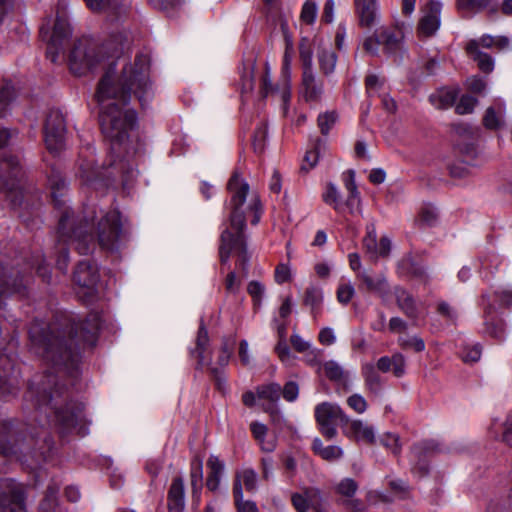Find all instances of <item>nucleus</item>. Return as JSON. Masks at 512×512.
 Masks as SVG:
<instances>
[{
	"mask_svg": "<svg viewBox=\"0 0 512 512\" xmlns=\"http://www.w3.org/2000/svg\"><path fill=\"white\" fill-rule=\"evenodd\" d=\"M99 313H90L84 320L76 321L72 315L64 314L54 322L46 324L35 320L29 328L30 350L51 364L54 372L45 373L39 381L29 385L25 393V409L32 420L42 428L53 424L60 433L77 431L84 434V406L69 399L67 390L59 386L60 377L75 380L79 375V350L94 346L101 327ZM44 446L39 445L37 435L27 436L24 429H15L11 421L0 422V453L15 456L32 469L47 458L52 442L42 429Z\"/></svg>",
	"mask_w": 512,
	"mask_h": 512,
	"instance_id": "f257e3e1",
	"label": "nucleus"
},
{
	"mask_svg": "<svg viewBox=\"0 0 512 512\" xmlns=\"http://www.w3.org/2000/svg\"><path fill=\"white\" fill-rule=\"evenodd\" d=\"M149 66V57L139 54L135 57L134 63L123 67L115 83L116 64L112 63L100 80L96 92L98 102L102 105L99 116L101 131L115 157L110 165H118L120 170H126L127 176L123 181L125 186L137 174L132 165L125 162V158L132 153L129 139L137 123V114L129 106V102L132 93L142 106L151 99L153 93L149 81Z\"/></svg>",
	"mask_w": 512,
	"mask_h": 512,
	"instance_id": "f03ea898",
	"label": "nucleus"
},
{
	"mask_svg": "<svg viewBox=\"0 0 512 512\" xmlns=\"http://www.w3.org/2000/svg\"><path fill=\"white\" fill-rule=\"evenodd\" d=\"M58 237L56 265L59 270L66 272L69 262L68 242L83 255L95 249V239L103 250L116 251L120 248L124 238L120 212L110 210L98 216L94 208L87 207L84 215L76 220L73 213L66 209L59 219Z\"/></svg>",
	"mask_w": 512,
	"mask_h": 512,
	"instance_id": "7ed1b4c3",
	"label": "nucleus"
},
{
	"mask_svg": "<svg viewBox=\"0 0 512 512\" xmlns=\"http://www.w3.org/2000/svg\"><path fill=\"white\" fill-rule=\"evenodd\" d=\"M227 189L231 193L229 201V226L223 230L220 236L219 257L222 264L229 261L231 253L238 257L237 265L244 275L248 273L249 255L245 241L244 229L246 226V214L250 213L252 225L258 224L261 216V203L257 194H249V184L244 181L238 172H234L227 183Z\"/></svg>",
	"mask_w": 512,
	"mask_h": 512,
	"instance_id": "20e7f679",
	"label": "nucleus"
},
{
	"mask_svg": "<svg viewBox=\"0 0 512 512\" xmlns=\"http://www.w3.org/2000/svg\"><path fill=\"white\" fill-rule=\"evenodd\" d=\"M123 36H112L102 47L89 37L77 40L69 56L70 70L75 75H82L86 70L94 68L104 58L103 50L113 46L110 56L117 55L123 49Z\"/></svg>",
	"mask_w": 512,
	"mask_h": 512,
	"instance_id": "39448f33",
	"label": "nucleus"
},
{
	"mask_svg": "<svg viewBox=\"0 0 512 512\" xmlns=\"http://www.w3.org/2000/svg\"><path fill=\"white\" fill-rule=\"evenodd\" d=\"M10 138L6 129H0V149L5 147ZM23 170L18 156L3 153L0 157V192L4 193L13 206L21 204Z\"/></svg>",
	"mask_w": 512,
	"mask_h": 512,
	"instance_id": "423d86ee",
	"label": "nucleus"
},
{
	"mask_svg": "<svg viewBox=\"0 0 512 512\" xmlns=\"http://www.w3.org/2000/svg\"><path fill=\"white\" fill-rule=\"evenodd\" d=\"M315 418L320 426V431L327 439H332L336 436V423L344 427L345 423L349 422V417L343 412L341 407L337 404L323 402L315 408Z\"/></svg>",
	"mask_w": 512,
	"mask_h": 512,
	"instance_id": "0eeeda50",
	"label": "nucleus"
},
{
	"mask_svg": "<svg viewBox=\"0 0 512 512\" xmlns=\"http://www.w3.org/2000/svg\"><path fill=\"white\" fill-rule=\"evenodd\" d=\"M44 142L51 153H58L64 147L66 124L63 114L58 110H51L44 124Z\"/></svg>",
	"mask_w": 512,
	"mask_h": 512,
	"instance_id": "6e6552de",
	"label": "nucleus"
},
{
	"mask_svg": "<svg viewBox=\"0 0 512 512\" xmlns=\"http://www.w3.org/2000/svg\"><path fill=\"white\" fill-rule=\"evenodd\" d=\"M291 503L297 512H329L327 496L317 487H303L291 495Z\"/></svg>",
	"mask_w": 512,
	"mask_h": 512,
	"instance_id": "1a4fd4ad",
	"label": "nucleus"
},
{
	"mask_svg": "<svg viewBox=\"0 0 512 512\" xmlns=\"http://www.w3.org/2000/svg\"><path fill=\"white\" fill-rule=\"evenodd\" d=\"M99 279L97 266L89 260L80 261L73 274L75 284L85 289L84 295L89 298L96 294Z\"/></svg>",
	"mask_w": 512,
	"mask_h": 512,
	"instance_id": "9d476101",
	"label": "nucleus"
},
{
	"mask_svg": "<svg viewBox=\"0 0 512 512\" xmlns=\"http://www.w3.org/2000/svg\"><path fill=\"white\" fill-rule=\"evenodd\" d=\"M28 278L20 271L14 268L8 269L0 264V295L3 297L10 295H26V283Z\"/></svg>",
	"mask_w": 512,
	"mask_h": 512,
	"instance_id": "9b49d317",
	"label": "nucleus"
},
{
	"mask_svg": "<svg viewBox=\"0 0 512 512\" xmlns=\"http://www.w3.org/2000/svg\"><path fill=\"white\" fill-rule=\"evenodd\" d=\"M25 499L24 486L10 481L0 493V512H26Z\"/></svg>",
	"mask_w": 512,
	"mask_h": 512,
	"instance_id": "f8f14e48",
	"label": "nucleus"
},
{
	"mask_svg": "<svg viewBox=\"0 0 512 512\" xmlns=\"http://www.w3.org/2000/svg\"><path fill=\"white\" fill-rule=\"evenodd\" d=\"M19 390V375L15 370L12 358L6 354L0 355V397L17 394Z\"/></svg>",
	"mask_w": 512,
	"mask_h": 512,
	"instance_id": "ddd939ff",
	"label": "nucleus"
},
{
	"mask_svg": "<svg viewBox=\"0 0 512 512\" xmlns=\"http://www.w3.org/2000/svg\"><path fill=\"white\" fill-rule=\"evenodd\" d=\"M70 35L71 28L68 20L63 15H57L46 52L47 57L52 62H56L60 51L63 49L64 42Z\"/></svg>",
	"mask_w": 512,
	"mask_h": 512,
	"instance_id": "4468645a",
	"label": "nucleus"
},
{
	"mask_svg": "<svg viewBox=\"0 0 512 512\" xmlns=\"http://www.w3.org/2000/svg\"><path fill=\"white\" fill-rule=\"evenodd\" d=\"M438 443L434 440H425L416 443L412 447V457L417 462L412 468V472L418 477H424L428 474V464L425 457L437 452L439 450Z\"/></svg>",
	"mask_w": 512,
	"mask_h": 512,
	"instance_id": "2eb2a0df",
	"label": "nucleus"
},
{
	"mask_svg": "<svg viewBox=\"0 0 512 512\" xmlns=\"http://www.w3.org/2000/svg\"><path fill=\"white\" fill-rule=\"evenodd\" d=\"M343 433L358 442H365L367 444H374L376 442L375 430L373 426L360 420L349 418V422L345 423Z\"/></svg>",
	"mask_w": 512,
	"mask_h": 512,
	"instance_id": "dca6fc26",
	"label": "nucleus"
},
{
	"mask_svg": "<svg viewBox=\"0 0 512 512\" xmlns=\"http://www.w3.org/2000/svg\"><path fill=\"white\" fill-rule=\"evenodd\" d=\"M428 7L429 12L421 18L418 24V32L426 37L432 36L440 26L442 4L440 1L430 0Z\"/></svg>",
	"mask_w": 512,
	"mask_h": 512,
	"instance_id": "f3484780",
	"label": "nucleus"
},
{
	"mask_svg": "<svg viewBox=\"0 0 512 512\" xmlns=\"http://www.w3.org/2000/svg\"><path fill=\"white\" fill-rule=\"evenodd\" d=\"M357 279L361 281L368 292L375 293L381 297L389 294V284L383 274L372 275L367 271H361L357 273Z\"/></svg>",
	"mask_w": 512,
	"mask_h": 512,
	"instance_id": "a211bd4d",
	"label": "nucleus"
},
{
	"mask_svg": "<svg viewBox=\"0 0 512 512\" xmlns=\"http://www.w3.org/2000/svg\"><path fill=\"white\" fill-rule=\"evenodd\" d=\"M167 505L169 512H182L185 507L184 480L180 476L172 480L168 491Z\"/></svg>",
	"mask_w": 512,
	"mask_h": 512,
	"instance_id": "6ab92c4d",
	"label": "nucleus"
},
{
	"mask_svg": "<svg viewBox=\"0 0 512 512\" xmlns=\"http://www.w3.org/2000/svg\"><path fill=\"white\" fill-rule=\"evenodd\" d=\"M381 46L389 55H396L403 47V33L396 28H383L379 31Z\"/></svg>",
	"mask_w": 512,
	"mask_h": 512,
	"instance_id": "aec40b11",
	"label": "nucleus"
},
{
	"mask_svg": "<svg viewBox=\"0 0 512 512\" xmlns=\"http://www.w3.org/2000/svg\"><path fill=\"white\" fill-rule=\"evenodd\" d=\"M405 367V357L400 353H395L391 357L379 358L375 368L383 373L392 371L395 377L400 378L405 374Z\"/></svg>",
	"mask_w": 512,
	"mask_h": 512,
	"instance_id": "412c9836",
	"label": "nucleus"
},
{
	"mask_svg": "<svg viewBox=\"0 0 512 512\" xmlns=\"http://www.w3.org/2000/svg\"><path fill=\"white\" fill-rule=\"evenodd\" d=\"M395 298L398 308L410 319L416 320L419 315V311L413 296L401 287H396Z\"/></svg>",
	"mask_w": 512,
	"mask_h": 512,
	"instance_id": "4be33fe9",
	"label": "nucleus"
},
{
	"mask_svg": "<svg viewBox=\"0 0 512 512\" xmlns=\"http://www.w3.org/2000/svg\"><path fill=\"white\" fill-rule=\"evenodd\" d=\"M302 92L306 101H318L323 92V85L317 82L312 70L302 73Z\"/></svg>",
	"mask_w": 512,
	"mask_h": 512,
	"instance_id": "5701e85b",
	"label": "nucleus"
},
{
	"mask_svg": "<svg viewBox=\"0 0 512 512\" xmlns=\"http://www.w3.org/2000/svg\"><path fill=\"white\" fill-rule=\"evenodd\" d=\"M456 7L465 16H471L484 9L496 11L498 4L494 0H456Z\"/></svg>",
	"mask_w": 512,
	"mask_h": 512,
	"instance_id": "b1692460",
	"label": "nucleus"
},
{
	"mask_svg": "<svg viewBox=\"0 0 512 512\" xmlns=\"http://www.w3.org/2000/svg\"><path fill=\"white\" fill-rule=\"evenodd\" d=\"M354 4L360 26L370 28L374 25L377 16V5L368 3L367 0H354Z\"/></svg>",
	"mask_w": 512,
	"mask_h": 512,
	"instance_id": "393cba45",
	"label": "nucleus"
},
{
	"mask_svg": "<svg viewBox=\"0 0 512 512\" xmlns=\"http://www.w3.org/2000/svg\"><path fill=\"white\" fill-rule=\"evenodd\" d=\"M468 55L477 63L478 68L484 73H490L494 69V60L487 54L477 49L475 41H469L466 46Z\"/></svg>",
	"mask_w": 512,
	"mask_h": 512,
	"instance_id": "a878e982",
	"label": "nucleus"
},
{
	"mask_svg": "<svg viewBox=\"0 0 512 512\" xmlns=\"http://www.w3.org/2000/svg\"><path fill=\"white\" fill-rule=\"evenodd\" d=\"M207 467L209 473L206 480V487L210 491H216L220 485V477L224 471V463L214 455H211L207 460Z\"/></svg>",
	"mask_w": 512,
	"mask_h": 512,
	"instance_id": "bb28decb",
	"label": "nucleus"
},
{
	"mask_svg": "<svg viewBox=\"0 0 512 512\" xmlns=\"http://www.w3.org/2000/svg\"><path fill=\"white\" fill-rule=\"evenodd\" d=\"M493 310L492 304L488 303L484 312L485 332L491 337L501 340L504 337V325L501 320L493 315Z\"/></svg>",
	"mask_w": 512,
	"mask_h": 512,
	"instance_id": "cd10ccee",
	"label": "nucleus"
},
{
	"mask_svg": "<svg viewBox=\"0 0 512 512\" xmlns=\"http://www.w3.org/2000/svg\"><path fill=\"white\" fill-rule=\"evenodd\" d=\"M48 184L50 188L51 198L56 207H61L63 201L61 197L64 196L66 190V182L61 173L53 170L48 177Z\"/></svg>",
	"mask_w": 512,
	"mask_h": 512,
	"instance_id": "c85d7f7f",
	"label": "nucleus"
},
{
	"mask_svg": "<svg viewBox=\"0 0 512 512\" xmlns=\"http://www.w3.org/2000/svg\"><path fill=\"white\" fill-rule=\"evenodd\" d=\"M458 97L455 89H441L430 95L429 101L437 109H448L452 107Z\"/></svg>",
	"mask_w": 512,
	"mask_h": 512,
	"instance_id": "c756f323",
	"label": "nucleus"
},
{
	"mask_svg": "<svg viewBox=\"0 0 512 512\" xmlns=\"http://www.w3.org/2000/svg\"><path fill=\"white\" fill-rule=\"evenodd\" d=\"M209 344L208 331L203 324L198 329L196 347L190 351L192 357L198 361L197 365L202 368L205 365L204 352Z\"/></svg>",
	"mask_w": 512,
	"mask_h": 512,
	"instance_id": "7c9ffc66",
	"label": "nucleus"
},
{
	"mask_svg": "<svg viewBox=\"0 0 512 512\" xmlns=\"http://www.w3.org/2000/svg\"><path fill=\"white\" fill-rule=\"evenodd\" d=\"M362 375L365 380L367 389L373 393H377L381 388V377L373 364H365L362 367Z\"/></svg>",
	"mask_w": 512,
	"mask_h": 512,
	"instance_id": "2f4dec72",
	"label": "nucleus"
},
{
	"mask_svg": "<svg viewBox=\"0 0 512 512\" xmlns=\"http://www.w3.org/2000/svg\"><path fill=\"white\" fill-rule=\"evenodd\" d=\"M240 484V487L248 492H255L257 490V474L253 469L247 468L236 473L234 485Z\"/></svg>",
	"mask_w": 512,
	"mask_h": 512,
	"instance_id": "473e14b6",
	"label": "nucleus"
},
{
	"mask_svg": "<svg viewBox=\"0 0 512 512\" xmlns=\"http://www.w3.org/2000/svg\"><path fill=\"white\" fill-rule=\"evenodd\" d=\"M86 6L95 13H116L120 0H84Z\"/></svg>",
	"mask_w": 512,
	"mask_h": 512,
	"instance_id": "72a5a7b5",
	"label": "nucleus"
},
{
	"mask_svg": "<svg viewBox=\"0 0 512 512\" xmlns=\"http://www.w3.org/2000/svg\"><path fill=\"white\" fill-rule=\"evenodd\" d=\"M79 177L86 183L90 184L97 176L95 168V159L92 155H89L86 159L82 160L78 164Z\"/></svg>",
	"mask_w": 512,
	"mask_h": 512,
	"instance_id": "f704fd0d",
	"label": "nucleus"
},
{
	"mask_svg": "<svg viewBox=\"0 0 512 512\" xmlns=\"http://www.w3.org/2000/svg\"><path fill=\"white\" fill-rule=\"evenodd\" d=\"M336 60H337L336 54L332 50H329L326 48H322L319 50L318 62H319L321 71L325 75H329L334 71L335 66H336Z\"/></svg>",
	"mask_w": 512,
	"mask_h": 512,
	"instance_id": "c9c22d12",
	"label": "nucleus"
},
{
	"mask_svg": "<svg viewBox=\"0 0 512 512\" xmlns=\"http://www.w3.org/2000/svg\"><path fill=\"white\" fill-rule=\"evenodd\" d=\"M323 301V293L321 288L310 285L304 292L303 303L311 308L312 313L321 305Z\"/></svg>",
	"mask_w": 512,
	"mask_h": 512,
	"instance_id": "e433bc0d",
	"label": "nucleus"
},
{
	"mask_svg": "<svg viewBox=\"0 0 512 512\" xmlns=\"http://www.w3.org/2000/svg\"><path fill=\"white\" fill-rule=\"evenodd\" d=\"M233 496L238 512H258L255 502L243 500V491L239 483L233 485Z\"/></svg>",
	"mask_w": 512,
	"mask_h": 512,
	"instance_id": "4c0bfd02",
	"label": "nucleus"
},
{
	"mask_svg": "<svg viewBox=\"0 0 512 512\" xmlns=\"http://www.w3.org/2000/svg\"><path fill=\"white\" fill-rule=\"evenodd\" d=\"M256 391L258 398L271 402H277L281 396V386L277 383L258 386Z\"/></svg>",
	"mask_w": 512,
	"mask_h": 512,
	"instance_id": "58836bf2",
	"label": "nucleus"
},
{
	"mask_svg": "<svg viewBox=\"0 0 512 512\" xmlns=\"http://www.w3.org/2000/svg\"><path fill=\"white\" fill-rule=\"evenodd\" d=\"M59 492V486L55 483L49 484L45 492L44 499L40 505V508L44 512H54L57 504V495Z\"/></svg>",
	"mask_w": 512,
	"mask_h": 512,
	"instance_id": "ea45409f",
	"label": "nucleus"
},
{
	"mask_svg": "<svg viewBox=\"0 0 512 512\" xmlns=\"http://www.w3.org/2000/svg\"><path fill=\"white\" fill-rule=\"evenodd\" d=\"M475 165L470 164L464 160L457 161L450 165V175L454 178H466L473 174Z\"/></svg>",
	"mask_w": 512,
	"mask_h": 512,
	"instance_id": "a19ab883",
	"label": "nucleus"
},
{
	"mask_svg": "<svg viewBox=\"0 0 512 512\" xmlns=\"http://www.w3.org/2000/svg\"><path fill=\"white\" fill-rule=\"evenodd\" d=\"M437 220L438 212L433 205L427 204L421 208L418 217V221L421 225L431 227L437 223Z\"/></svg>",
	"mask_w": 512,
	"mask_h": 512,
	"instance_id": "79ce46f5",
	"label": "nucleus"
},
{
	"mask_svg": "<svg viewBox=\"0 0 512 512\" xmlns=\"http://www.w3.org/2000/svg\"><path fill=\"white\" fill-rule=\"evenodd\" d=\"M483 125L489 130H497L504 125V120L493 107H488L483 117Z\"/></svg>",
	"mask_w": 512,
	"mask_h": 512,
	"instance_id": "37998d69",
	"label": "nucleus"
},
{
	"mask_svg": "<svg viewBox=\"0 0 512 512\" xmlns=\"http://www.w3.org/2000/svg\"><path fill=\"white\" fill-rule=\"evenodd\" d=\"M338 119L336 111H327L317 119L318 127L323 135H327Z\"/></svg>",
	"mask_w": 512,
	"mask_h": 512,
	"instance_id": "c03bdc74",
	"label": "nucleus"
},
{
	"mask_svg": "<svg viewBox=\"0 0 512 512\" xmlns=\"http://www.w3.org/2000/svg\"><path fill=\"white\" fill-rule=\"evenodd\" d=\"M323 201L338 210L341 203V196L337 187L333 183H328L325 192L322 194Z\"/></svg>",
	"mask_w": 512,
	"mask_h": 512,
	"instance_id": "a18cd8bd",
	"label": "nucleus"
},
{
	"mask_svg": "<svg viewBox=\"0 0 512 512\" xmlns=\"http://www.w3.org/2000/svg\"><path fill=\"white\" fill-rule=\"evenodd\" d=\"M398 344L403 349H412L415 352H421L425 349L424 341L417 336H413V337L400 336L398 338Z\"/></svg>",
	"mask_w": 512,
	"mask_h": 512,
	"instance_id": "49530a36",
	"label": "nucleus"
},
{
	"mask_svg": "<svg viewBox=\"0 0 512 512\" xmlns=\"http://www.w3.org/2000/svg\"><path fill=\"white\" fill-rule=\"evenodd\" d=\"M191 487L193 496L199 498V490L202 487V463L199 461L193 465L190 473Z\"/></svg>",
	"mask_w": 512,
	"mask_h": 512,
	"instance_id": "de8ad7c7",
	"label": "nucleus"
},
{
	"mask_svg": "<svg viewBox=\"0 0 512 512\" xmlns=\"http://www.w3.org/2000/svg\"><path fill=\"white\" fill-rule=\"evenodd\" d=\"M14 98L13 87L4 85L0 89V118L4 117L7 113L8 107Z\"/></svg>",
	"mask_w": 512,
	"mask_h": 512,
	"instance_id": "09e8293b",
	"label": "nucleus"
},
{
	"mask_svg": "<svg viewBox=\"0 0 512 512\" xmlns=\"http://www.w3.org/2000/svg\"><path fill=\"white\" fill-rule=\"evenodd\" d=\"M317 16V5L313 1H306L301 10L300 20L306 24H313Z\"/></svg>",
	"mask_w": 512,
	"mask_h": 512,
	"instance_id": "8fccbe9b",
	"label": "nucleus"
},
{
	"mask_svg": "<svg viewBox=\"0 0 512 512\" xmlns=\"http://www.w3.org/2000/svg\"><path fill=\"white\" fill-rule=\"evenodd\" d=\"M324 373L332 381H340L344 377L342 367L335 361H327L324 366Z\"/></svg>",
	"mask_w": 512,
	"mask_h": 512,
	"instance_id": "3c124183",
	"label": "nucleus"
},
{
	"mask_svg": "<svg viewBox=\"0 0 512 512\" xmlns=\"http://www.w3.org/2000/svg\"><path fill=\"white\" fill-rule=\"evenodd\" d=\"M477 103V100L470 95H463L455 107V111L459 115L471 113Z\"/></svg>",
	"mask_w": 512,
	"mask_h": 512,
	"instance_id": "603ef678",
	"label": "nucleus"
},
{
	"mask_svg": "<svg viewBox=\"0 0 512 512\" xmlns=\"http://www.w3.org/2000/svg\"><path fill=\"white\" fill-rule=\"evenodd\" d=\"M481 357V347L480 345H466L463 347L461 351V358L466 363L477 362Z\"/></svg>",
	"mask_w": 512,
	"mask_h": 512,
	"instance_id": "864d4df0",
	"label": "nucleus"
},
{
	"mask_svg": "<svg viewBox=\"0 0 512 512\" xmlns=\"http://www.w3.org/2000/svg\"><path fill=\"white\" fill-rule=\"evenodd\" d=\"M300 59L303 65V71L312 70V50L306 40H302L299 45Z\"/></svg>",
	"mask_w": 512,
	"mask_h": 512,
	"instance_id": "5fc2aeb1",
	"label": "nucleus"
},
{
	"mask_svg": "<svg viewBox=\"0 0 512 512\" xmlns=\"http://www.w3.org/2000/svg\"><path fill=\"white\" fill-rule=\"evenodd\" d=\"M355 294V289L350 282L340 283L337 289V299L342 304H348Z\"/></svg>",
	"mask_w": 512,
	"mask_h": 512,
	"instance_id": "6e6d98bb",
	"label": "nucleus"
},
{
	"mask_svg": "<svg viewBox=\"0 0 512 512\" xmlns=\"http://www.w3.org/2000/svg\"><path fill=\"white\" fill-rule=\"evenodd\" d=\"M347 405L358 414L364 413L368 408V403L365 398L357 393L347 398Z\"/></svg>",
	"mask_w": 512,
	"mask_h": 512,
	"instance_id": "4d7b16f0",
	"label": "nucleus"
},
{
	"mask_svg": "<svg viewBox=\"0 0 512 512\" xmlns=\"http://www.w3.org/2000/svg\"><path fill=\"white\" fill-rule=\"evenodd\" d=\"M357 489L358 485L352 478H345L337 485V492L346 497H352Z\"/></svg>",
	"mask_w": 512,
	"mask_h": 512,
	"instance_id": "13d9d810",
	"label": "nucleus"
},
{
	"mask_svg": "<svg viewBox=\"0 0 512 512\" xmlns=\"http://www.w3.org/2000/svg\"><path fill=\"white\" fill-rule=\"evenodd\" d=\"M264 290V286L258 281H251L248 284L247 292L252 297L255 306H260Z\"/></svg>",
	"mask_w": 512,
	"mask_h": 512,
	"instance_id": "bf43d9fd",
	"label": "nucleus"
},
{
	"mask_svg": "<svg viewBox=\"0 0 512 512\" xmlns=\"http://www.w3.org/2000/svg\"><path fill=\"white\" fill-rule=\"evenodd\" d=\"M383 446L390 449L395 455L400 453L399 437L396 434L386 433L380 438Z\"/></svg>",
	"mask_w": 512,
	"mask_h": 512,
	"instance_id": "052dcab7",
	"label": "nucleus"
},
{
	"mask_svg": "<svg viewBox=\"0 0 512 512\" xmlns=\"http://www.w3.org/2000/svg\"><path fill=\"white\" fill-rule=\"evenodd\" d=\"M281 395L288 402H293L299 395V386L294 381L287 382L283 389L281 388Z\"/></svg>",
	"mask_w": 512,
	"mask_h": 512,
	"instance_id": "680f3d73",
	"label": "nucleus"
},
{
	"mask_svg": "<svg viewBox=\"0 0 512 512\" xmlns=\"http://www.w3.org/2000/svg\"><path fill=\"white\" fill-rule=\"evenodd\" d=\"M510 509L512 512V496H509L508 499L492 500L487 508L488 512H505Z\"/></svg>",
	"mask_w": 512,
	"mask_h": 512,
	"instance_id": "e2e57ef3",
	"label": "nucleus"
},
{
	"mask_svg": "<svg viewBox=\"0 0 512 512\" xmlns=\"http://www.w3.org/2000/svg\"><path fill=\"white\" fill-rule=\"evenodd\" d=\"M319 159V152L317 147H315L313 150H309L306 152L303 160V164L301 165L302 171H309L312 169L318 162Z\"/></svg>",
	"mask_w": 512,
	"mask_h": 512,
	"instance_id": "0e129e2a",
	"label": "nucleus"
},
{
	"mask_svg": "<svg viewBox=\"0 0 512 512\" xmlns=\"http://www.w3.org/2000/svg\"><path fill=\"white\" fill-rule=\"evenodd\" d=\"M266 136L267 129L265 125L257 128L253 139V147L256 152L261 153L264 150Z\"/></svg>",
	"mask_w": 512,
	"mask_h": 512,
	"instance_id": "69168bd1",
	"label": "nucleus"
},
{
	"mask_svg": "<svg viewBox=\"0 0 512 512\" xmlns=\"http://www.w3.org/2000/svg\"><path fill=\"white\" fill-rule=\"evenodd\" d=\"M274 277L278 284H283L289 281L291 277L290 267L287 264H279L275 269Z\"/></svg>",
	"mask_w": 512,
	"mask_h": 512,
	"instance_id": "338daca9",
	"label": "nucleus"
},
{
	"mask_svg": "<svg viewBox=\"0 0 512 512\" xmlns=\"http://www.w3.org/2000/svg\"><path fill=\"white\" fill-rule=\"evenodd\" d=\"M502 441L512 446V412L507 416L502 433Z\"/></svg>",
	"mask_w": 512,
	"mask_h": 512,
	"instance_id": "774afa93",
	"label": "nucleus"
}]
</instances>
